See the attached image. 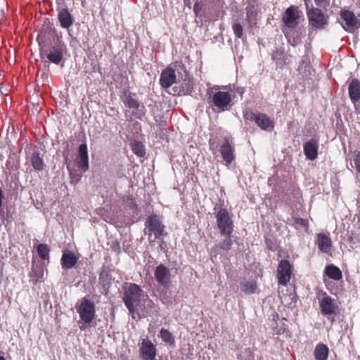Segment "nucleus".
I'll list each match as a JSON object with an SVG mask.
<instances>
[{"instance_id": "obj_1", "label": "nucleus", "mask_w": 360, "mask_h": 360, "mask_svg": "<svg viewBox=\"0 0 360 360\" xmlns=\"http://www.w3.org/2000/svg\"><path fill=\"white\" fill-rule=\"evenodd\" d=\"M123 300L130 313H134L136 307L141 309L143 301L151 302L148 300V295L144 294L141 288L136 284H131L125 290Z\"/></svg>"}, {"instance_id": "obj_2", "label": "nucleus", "mask_w": 360, "mask_h": 360, "mask_svg": "<svg viewBox=\"0 0 360 360\" xmlns=\"http://www.w3.org/2000/svg\"><path fill=\"white\" fill-rule=\"evenodd\" d=\"M75 309L85 325H89L92 322L96 315L95 304L88 297H84L79 301Z\"/></svg>"}, {"instance_id": "obj_3", "label": "nucleus", "mask_w": 360, "mask_h": 360, "mask_svg": "<svg viewBox=\"0 0 360 360\" xmlns=\"http://www.w3.org/2000/svg\"><path fill=\"white\" fill-rule=\"evenodd\" d=\"M217 226L223 236H231L233 231V220L226 208H220L216 214Z\"/></svg>"}, {"instance_id": "obj_4", "label": "nucleus", "mask_w": 360, "mask_h": 360, "mask_svg": "<svg viewBox=\"0 0 360 360\" xmlns=\"http://www.w3.org/2000/svg\"><path fill=\"white\" fill-rule=\"evenodd\" d=\"M231 96L228 92L217 91L210 96L209 103L217 112L228 110L231 106Z\"/></svg>"}, {"instance_id": "obj_5", "label": "nucleus", "mask_w": 360, "mask_h": 360, "mask_svg": "<svg viewBox=\"0 0 360 360\" xmlns=\"http://www.w3.org/2000/svg\"><path fill=\"white\" fill-rule=\"evenodd\" d=\"M339 20L344 30L348 32H354L360 27V20L349 10L342 9L340 11Z\"/></svg>"}, {"instance_id": "obj_6", "label": "nucleus", "mask_w": 360, "mask_h": 360, "mask_svg": "<svg viewBox=\"0 0 360 360\" xmlns=\"http://www.w3.org/2000/svg\"><path fill=\"white\" fill-rule=\"evenodd\" d=\"M145 226L148 229L149 238L154 234L155 239H160L165 235V226L157 214L148 216Z\"/></svg>"}, {"instance_id": "obj_7", "label": "nucleus", "mask_w": 360, "mask_h": 360, "mask_svg": "<svg viewBox=\"0 0 360 360\" xmlns=\"http://www.w3.org/2000/svg\"><path fill=\"white\" fill-rule=\"evenodd\" d=\"M291 265L288 261L283 259L280 262L277 269L278 283L286 285L290 281L291 276Z\"/></svg>"}, {"instance_id": "obj_8", "label": "nucleus", "mask_w": 360, "mask_h": 360, "mask_svg": "<svg viewBox=\"0 0 360 360\" xmlns=\"http://www.w3.org/2000/svg\"><path fill=\"white\" fill-rule=\"evenodd\" d=\"M307 16L309 23L316 27H321L327 22V19L319 8H310L307 10Z\"/></svg>"}, {"instance_id": "obj_9", "label": "nucleus", "mask_w": 360, "mask_h": 360, "mask_svg": "<svg viewBox=\"0 0 360 360\" xmlns=\"http://www.w3.org/2000/svg\"><path fill=\"white\" fill-rule=\"evenodd\" d=\"M221 154L224 160L227 163H231L235 159L234 149L231 138L226 136L221 146Z\"/></svg>"}, {"instance_id": "obj_10", "label": "nucleus", "mask_w": 360, "mask_h": 360, "mask_svg": "<svg viewBox=\"0 0 360 360\" xmlns=\"http://www.w3.org/2000/svg\"><path fill=\"white\" fill-rule=\"evenodd\" d=\"M155 277L157 281L164 287H169L170 285V271L163 264L158 266L155 271Z\"/></svg>"}, {"instance_id": "obj_11", "label": "nucleus", "mask_w": 360, "mask_h": 360, "mask_svg": "<svg viewBox=\"0 0 360 360\" xmlns=\"http://www.w3.org/2000/svg\"><path fill=\"white\" fill-rule=\"evenodd\" d=\"M298 18L299 12L297 8L290 6L283 13V20L287 27L292 28L298 24Z\"/></svg>"}, {"instance_id": "obj_12", "label": "nucleus", "mask_w": 360, "mask_h": 360, "mask_svg": "<svg viewBox=\"0 0 360 360\" xmlns=\"http://www.w3.org/2000/svg\"><path fill=\"white\" fill-rule=\"evenodd\" d=\"M77 164L78 167L83 172H86L89 169V156L86 143H82L79 146Z\"/></svg>"}, {"instance_id": "obj_13", "label": "nucleus", "mask_w": 360, "mask_h": 360, "mask_svg": "<svg viewBox=\"0 0 360 360\" xmlns=\"http://www.w3.org/2000/svg\"><path fill=\"white\" fill-rule=\"evenodd\" d=\"M140 352L145 360H155L156 349L149 340H143Z\"/></svg>"}, {"instance_id": "obj_14", "label": "nucleus", "mask_w": 360, "mask_h": 360, "mask_svg": "<svg viewBox=\"0 0 360 360\" xmlns=\"http://www.w3.org/2000/svg\"><path fill=\"white\" fill-rule=\"evenodd\" d=\"M176 81L175 71L171 68H167L162 71L160 75V84L165 89L170 87Z\"/></svg>"}, {"instance_id": "obj_15", "label": "nucleus", "mask_w": 360, "mask_h": 360, "mask_svg": "<svg viewBox=\"0 0 360 360\" xmlns=\"http://www.w3.org/2000/svg\"><path fill=\"white\" fill-rule=\"evenodd\" d=\"M257 9L258 6L255 1H248L245 10L247 21L250 27L257 24Z\"/></svg>"}, {"instance_id": "obj_16", "label": "nucleus", "mask_w": 360, "mask_h": 360, "mask_svg": "<svg viewBox=\"0 0 360 360\" xmlns=\"http://www.w3.org/2000/svg\"><path fill=\"white\" fill-rule=\"evenodd\" d=\"M316 244L321 252L328 253L330 251L332 242L328 235L323 233H319L316 237Z\"/></svg>"}, {"instance_id": "obj_17", "label": "nucleus", "mask_w": 360, "mask_h": 360, "mask_svg": "<svg viewBox=\"0 0 360 360\" xmlns=\"http://www.w3.org/2000/svg\"><path fill=\"white\" fill-rule=\"evenodd\" d=\"M320 308L321 313L324 315H330L335 312V300L330 297L325 295L320 300Z\"/></svg>"}, {"instance_id": "obj_18", "label": "nucleus", "mask_w": 360, "mask_h": 360, "mask_svg": "<svg viewBox=\"0 0 360 360\" xmlns=\"http://www.w3.org/2000/svg\"><path fill=\"white\" fill-rule=\"evenodd\" d=\"M304 153L307 159L314 160L317 158L318 154L317 141L314 139L307 141L304 146Z\"/></svg>"}, {"instance_id": "obj_19", "label": "nucleus", "mask_w": 360, "mask_h": 360, "mask_svg": "<svg viewBox=\"0 0 360 360\" xmlns=\"http://www.w3.org/2000/svg\"><path fill=\"white\" fill-rule=\"evenodd\" d=\"M47 59L56 65H58L63 58L62 47L60 46L51 47L46 53Z\"/></svg>"}, {"instance_id": "obj_20", "label": "nucleus", "mask_w": 360, "mask_h": 360, "mask_svg": "<svg viewBox=\"0 0 360 360\" xmlns=\"http://www.w3.org/2000/svg\"><path fill=\"white\" fill-rule=\"evenodd\" d=\"M349 95L353 103L360 100V81L353 79L348 88Z\"/></svg>"}, {"instance_id": "obj_21", "label": "nucleus", "mask_w": 360, "mask_h": 360, "mask_svg": "<svg viewBox=\"0 0 360 360\" xmlns=\"http://www.w3.org/2000/svg\"><path fill=\"white\" fill-rule=\"evenodd\" d=\"M60 261L63 268L71 269L76 264L77 257L72 252L65 250L63 252Z\"/></svg>"}, {"instance_id": "obj_22", "label": "nucleus", "mask_w": 360, "mask_h": 360, "mask_svg": "<svg viewBox=\"0 0 360 360\" xmlns=\"http://www.w3.org/2000/svg\"><path fill=\"white\" fill-rule=\"evenodd\" d=\"M58 18L63 28L68 29L73 24V18L66 8L59 11Z\"/></svg>"}, {"instance_id": "obj_23", "label": "nucleus", "mask_w": 360, "mask_h": 360, "mask_svg": "<svg viewBox=\"0 0 360 360\" xmlns=\"http://www.w3.org/2000/svg\"><path fill=\"white\" fill-rule=\"evenodd\" d=\"M255 122L258 127L264 130H271L274 127L271 119L264 114L258 113L257 119Z\"/></svg>"}, {"instance_id": "obj_24", "label": "nucleus", "mask_w": 360, "mask_h": 360, "mask_svg": "<svg viewBox=\"0 0 360 360\" xmlns=\"http://www.w3.org/2000/svg\"><path fill=\"white\" fill-rule=\"evenodd\" d=\"M31 163L37 171H41L45 167L44 161L39 152H34L31 156Z\"/></svg>"}, {"instance_id": "obj_25", "label": "nucleus", "mask_w": 360, "mask_h": 360, "mask_svg": "<svg viewBox=\"0 0 360 360\" xmlns=\"http://www.w3.org/2000/svg\"><path fill=\"white\" fill-rule=\"evenodd\" d=\"M325 273L329 278L335 281H338L342 278V272L340 269L333 264L326 267Z\"/></svg>"}, {"instance_id": "obj_26", "label": "nucleus", "mask_w": 360, "mask_h": 360, "mask_svg": "<svg viewBox=\"0 0 360 360\" xmlns=\"http://www.w3.org/2000/svg\"><path fill=\"white\" fill-rule=\"evenodd\" d=\"M314 355L316 360H327L328 347L323 344L317 345L314 351Z\"/></svg>"}, {"instance_id": "obj_27", "label": "nucleus", "mask_w": 360, "mask_h": 360, "mask_svg": "<svg viewBox=\"0 0 360 360\" xmlns=\"http://www.w3.org/2000/svg\"><path fill=\"white\" fill-rule=\"evenodd\" d=\"M44 274V269L41 264H32V271L30 272V277L34 279L35 282L39 281L40 279L43 278Z\"/></svg>"}, {"instance_id": "obj_28", "label": "nucleus", "mask_w": 360, "mask_h": 360, "mask_svg": "<svg viewBox=\"0 0 360 360\" xmlns=\"http://www.w3.org/2000/svg\"><path fill=\"white\" fill-rule=\"evenodd\" d=\"M122 101L124 105L128 106L129 108L137 109L140 105L139 103L136 99L133 98L128 92H124Z\"/></svg>"}, {"instance_id": "obj_29", "label": "nucleus", "mask_w": 360, "mask_h": 360, "mask_svg": "<svg viewBox=\"0 0 360 360\" xmlns=\"http://www.w3.org/2000/svg\"><path fill=\"white\" fill-rule=\"evenodd\" d=\"M39 257L44 260H49L50 250L47 245L39 244L37 248Z\"/></svg>"}, {"instance_id": "obj_30", "label": "nucleus", "mask_w": 360, "mask_h": 360, "mask_svg": "<svg viewBox=\"0 0 360 360\" xmlns=\"http://www.w3.org/2000/svg\"><path fill=\"white\" fill-rule=\"evenodd\" d=\"M133 152L139 157H143L145 155V149L143 145L139 141H134L131 143Z\"/></svg>"}, {"instance_id": "obj_31", "label": "nucleus", "mask_w": 360, "mask_h": 360, "mask_svg": "<svg viewBox=\"0 0 360 360\" xmlns=\"http://www.w3.org/2000/svg\"><path fill=\"white\" fill-rule=\"evenodd\" d=\"M257 283L255 281H247L242 284L241 288L247 294H252L257 290Z\"/></svg>"}, {"instance_id": "obj_32", "label": "nucleus", "mask_w": 360, "mask_h": 360, "mask_svg": "<svg viewBox=\"0 0 360 360\" xmlns=\"http://www.w3.org/2000/svg\"><path fill=\"white\" fill-rule=\"evenodd\" d=\"M160 338L162 341L169 345L174 344V338L172 334L167 329L162 328L160 330Z\"/></svg>"}, {"instance_id": "obj_33", "label": "nucleus", "mask_w": 360, "mask_h": 360, "mask_svg": "<svg viewBox=\"0 0 360 360\" xmlns=\"http://www.w3.org/2000/svg\"><path fill=\"white\" fill-rule=\"evenodd\" d=\"M225 238L221 241L219 245H217V248L224 250V251H229L231 250L233 242L231 238V236H224Z\"/></svg>"}, {"instance_id": "obj_34", "label": "nucleus", "mask_w": 360, "mask_h": 360, "mask_svg": "<svg viewBox=\"0 0 360 360\" xmlns=\"http://www.w3.org/2000/svg\"><path fill=\"white\" fill-rule=\"evenodd\" d=\"M233 31L235 36L241 39L243 36V27L240 23L235 22L232 25Z\"/></svg>"}, {"instance_id": "obj_35", "label": "nucleus", "mask_w": 360, "mask_h": 360, "mask_svg": "<svg viewBox=\"0 0 360 360\" xmlns=\"http://www.w3.org/2000/svg\"><path fill=\"white\" fill-rule=\"evenodd\" d=\"M353 160L356 169L360 173V152H357L354 154Z\"/></svg>"}, {"instance_id": "obj_36", "label": "nucleus", "mask_w": 360, "mask_h": 360, "mask_svg": "<svg viewBox=\"0 0 360 360\" xmlns=\"http://www.w3.org/2000/svg\"><path fill=\"white\" fill-rule=\"evenodd\" d=\"M281 56H283V60H284V63H288L287 61V60L288 59V56L286 54H285L284 53H283V52H276L274 55L273 58L274 60H278V58H281Z\"/></svg>"}, {"instance_id": "obj_37", "label": "nucleus", "mask_w": 360, "mask_h": 360, "mask_svg": "<svg viewBox=\"0 0 360 360\" xmlns=\"http://www.w3.org/2000/svg\"><path fill=\"white\" fill-rule=\"evenodd\" d=\"M257 113H255L252 111H249V112H246L245 113V118L248 119V120H250L251 121H255L256 122L257 119Z\"/></svg>"}, {"instance_id": "obj_38", "label": "nucleus", "mask_w": 360, "mask_h": 360, "mask_svg": "<svg viewBox=\"0 0 360 360\" xmlns=\"http://www.w3.org/2000/svg\"><path fill=\"white\" fill-rule=\"evenodd\" d=\"M295 223L296 224L303 226L304 228H307L308 223L307 220L297 218L295 219Z\"/></svg>"}, {"instance_id": "obj_39", "label": "nucleus", "mask_w": 360, "mask_h": 360, "mask_svg": "<svg viewBox=\"0 0 360 360\" xmlns=\"http://www.w3.org/2000/svg\"><path fill=\"white\" fill-rule=\"evenodd\" d=\"M70 175L71 178L72 179V180H75L76 181V183H77L81 179V176L79 174L73 175V174L72 172H70Z\"/></svg>"}, {"instance_id": "obj_40", "label": "nucleus", "mask_w": 360, "mask_h": 360, "mask_svg": "<svg viewBox=\"0 0 360 360\" xmlns=\"http://www.w3.org/2000/svg\"><path fill=\"white\" fill-rule=\"evenodd\" d=\"M317 6H322L323 4L327 3L328 0H314Z\"/></svg>"}, {"instance_id": "obj_41", "label": "nucleus", "mask_w": 360, "mask_h": 360, "mask_svg": "<svg viewBox=\"0 0 360 360\" xmlns=\"http://www.w3.org/2000/svg\"><path fill=\"white\" fill-rule=\"evenodd\" d=\"M186 85L188 86L186 89V93H189L191 91V88L190 86H188V84H186Z\"/></svg>"}, {"instance_id": "obj_42", "label": "nucleus", "mask_w": 360, "mask_h": 360, "mask_svg": "<svg viewBox=\"0 0 360 360\" xmlns=\"http://www.w3.org/2000/svg\"><path fill=\"white\" fill-rule=\"evenodd\" d=\"M304 2H305V5L307 6V8L308 9V7H309L308 4H309V2H310V0H304Z\"/></svg>"}, {"instance_id": "obj_43", "label": "nucleus", "mask_w": 360, "mask_h": 360, "mask_svg": "<svg viewBox=\"0 0 360 360\" xmlns=\"http://www.w3.org/2000/svg\"><path fill=\"white\" fill-rule=\"evenodd\" d=\"M86 326H80L79 328L80 329L83 330L86 328Z\"/></svg>"}, {"instance_id": "obj_44", "label": "nucleus", "mask_w": 360, "mask_h": 360, "mask_svg": "<svg viewBox=\"0 0 360 360\" xmlns=\"http://www.w3.org/2000/svg\"><path fill=\"white\" fill-rule=\"evenodd\" d=\"M221 87L219 86H215L214 89H219Z\"/></svg>"}, {"instance_id": "obj_45", "label": "nucleus", "mask_w": 360, "mask_h": 360, "mask_svg": "<svg viewBox=\"0 0 360 360\" xmlns=\"http://www.w3.org/2000/svg\"><path fill=\"white\" fill-rule=\"evenodd\" d=\"M210 148H211V149H214V144L213 143H210Z\"/></svg>"}, {"instance_id": "obj_46", "label": "nucleus", "mask_w": 360, "mask_h": 360, "mask_svg": "<svg viewBox=\"0 0 360 360\" xmlns=\"http://www.w3.org/2000/svg\"><path fill=\"white\" fill-rule=\"evenodd\" d=\"M0 360H6L5 358L2 356H0Z\"/></svg>"}, {"instance_id": "obj_47", "label": "nucleus", "mask_w": 360, "mask_h": 360, "mask_svg": "<svg viewBox=\"0 0 360 360\" xmlns=\"http://www.w3.org/2000/svg\"><path fill=\"white\" fill-rule=\"evenodd\" d=\"M40 54L42 56L44 54V51H41Z\"/></svg>"}]
</instances>
